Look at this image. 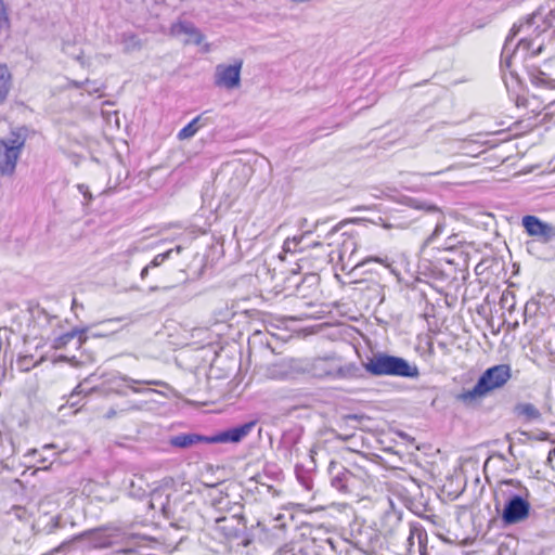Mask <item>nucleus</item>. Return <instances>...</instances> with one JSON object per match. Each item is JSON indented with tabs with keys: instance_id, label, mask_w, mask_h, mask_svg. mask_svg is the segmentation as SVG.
<instances>
[{
	"instance_id": "obj_1",
	"label": "nucleus",
	"mask_w": 555,
	"mask_h": 555,
	"mask_svg": "<svg viewBox=\"0 0 555 555\" xmlns=\"http://www.w3.org/2000/svg\"><path fill=\"white\" fill-rule=\"evenodd\" d=\"M511 378L512 369L509 364H496L488 367L472 389L463 390L457 395V400L465 404L475 403L494 390L503 388Z\"/></svg>"
},
{
	"instance_id": "obj_2",
	"label": "nucleus",
	"mask_w": 555,
	"mask_h": 555,
	"mask_svg": "<svg viewBox=\"0 0 555 555\" xmlns=\"http://www.w3.org/2000/svg\"><path fill=\"white\" fill-rule=\"evenodd\" d=\"M364 370L373 376H399L417 378L418 367L410 364L405 359L387 353H377L367 358L363 363Z\"/></svg>"
},
{
	"instance_id": "obj_3",
	"label": "nucleus",
	"mask_w": 555,
	"mask_h": 555,
	"mask_svg": "<svg viewBox=\"0 0 555 555\" xmlns=\"http://www.w3.org/2000/svg\"><path fill=\"white\" fill-rule=\"evenodd\" d=\"M503 485L513 486L515 488H522L525 495H514L505 504L501 514L502 520L505 525H515L526 520L530 515L531 505L528 500L529 490L522 487L521 481L516 479H506L502 481Z\"/></svg>"
},
{
	"instance_id": "obj_4",
	"label": "nucleus",
	"mask_w": 555,
	"mask_h": 555,
	"mask_svg": "<svg viewBox=\"0 0 555 555\" xmlns=\"http://www.w3.org/2000/svg\"><path fill=\"white\" fill-rule=\"evenodd\" d=\"M374 476L367 474L361 467H358L356 473L343 469L332 478V486L344 493L351 492L357 488L367 490L374 487Z\"/></svg>"
},
{
	"instance_id": "obj_5",
	"label": "nucleus",
	"mask_w": 555,
	"mask_h": 555,
	"mask_svg": "<svg viewBox=\"0 0 555 555\" xmlns=\"http://www.w3.org/2000/svg\"><path fill=\"white\" fill-rule=\"evenodd\" d=\"M244 527L245 525L242 516H223L216 520V525L214 528L215 537L218 539H223L225 541H231L240 537V534L244 530Z\"/></svg>"
},
{
	"instance_id": "obj_6",
	"label": "nucleus",
	"mask_w": 555,
	"mask_h": 555,
	"mask_svg": "<svg viewBox=\"0 0 555 555\" xmlns=\"http://www.w3.org/2000/svg\"><path fill=\"white\" fill-rule=\"evenodd\" d=\"M243 61L237 60L234 64L223 65L220 64L216 67L215 83L218 87L227 89H234L240 86L241 81V69Z\"/></svg>"
},
{
	"instance_id": "obj_7",
	"label": "nucleus",
	"mask_w": 555,
	"mask_h": 555,
	"mask_svg": "<svg viewBox=\"0 0 555 555\" xmlns=\"http://www.w3.org/2000/svg\"><path fill=\"white\" fill-rule=\"evenodd\" d=\"M521 224L529 236L538 237L543 242H550L555 237V225L544 222L535 216H524Z\"/></svg>"
},
{
	"instance_id": "obj_8",
	"label": "nucleus",
	"mask_w": 555,
	"mask_h": 555,
	"mask_svg": "<svg viewBox=\"0 0 555 555\" xmlns=\"http://www.w3.org/2000/svg\"><path fill=\"white\" fill-rule=\"evenodd\" d=\"M308 238L309 236L306 234L286 238L284 241L282 253L279 255V258L282 261H285L288 254H305L309 248L323 247L321 242H308Z\"/></svg>"
},
{
	"instance_id": "obj_9",
	"label": "nucleus",
	"mask_w": 555,
	"mask_h": 555,
	"mask_svg": "<svg viewBox=\"0 0 555 555\" xmlns=\"http://www.w3.org/2000/svg\"><path fill=\"white\" fill-rule=\"evenodd\" d=\"M255 426L256 422L251 421L237 427L227 429L215 436L209 437L210 443H237L242 441L245 437H247Z\"/></svg>"
},
{
	"instance_id": "obj_10",
	"label": "nucleus",
	"mask_w": 555,
	"mask_h": 555,
	"mask_svg": "<svg viewBox=\"0 0 555 555\" xmlns=\"http://www.w3.org/2000/svg\"><path fill=\"white\" fill-rule=\"evenodd\" d=\"M27 135L28 130L26 127H14L7 135L0 138V146L12 149L14 152L22 154Z\"/></svg>"
},
{
	"instance_id": "obj_11",
	"label": "nucleus",
	"mask_w": 555,
	"mask_h": 555,
	"mask_svg": "<svg viewBox=\"0 0 555 555\" xmlns=\"http://www.w3.org/2000/svg\"><path fill=\"white\" fill-rule=\"evenodd\" d=\"M170 31L173 36H186L185 43L202 44L204 41V35L190 22H178L175 23Z\"/></svg>"
},
{
	"instance_id": "obj_12",
	"label": "nucleus",
	"mask_w": 555,
	"mask_h": 555,
	"mask_svg": "<svg viewBox=\"0 0 555 555\" xmlns=\"http://www.w3.org/2000/svg\"><path fill=\"white\" fill-rule=\"evenodd\" d=\"M516 106L528 109V118H535L546 107L544 102L537 95H519L516 99Z\"/></svg>"
},
{
	"instance_id": "obj_13",
	"label": "nucleus",
	"mask_w": 555,
	"mask_h": 555,
	"mask_svg": "<svg viewBox=\"0 0 555 555\" xmlns=\"http://www.w3.org/2000/svg\"><path fill=\"white\" fill-rule=\"evenodd\" d=\"M169 443L173 448L186 449L198 443H210V440L207 436L190 433L172 436Z\"/></svg>"
},
{
	"instance_id": "obj_14",
	"label": "nucleus",
	"mask_w": 555,
	"mask_h": 555,
	"mask_svg": "<svg viewBox=\"0 0 555 555\" xmlns=\"http://www.w3.org/2000/svg\"><path fill=\"white\" fill-rule=\"evenodd\" d=\"M20 157L21 154L14 152L12 149H4L0 146V175L12 176L15 171Z\"/></svg>"
},
{
	"instance_id": "obj_15",
	"label": "nucleus",
	"mask_w": 555,
	"mask_h": 555,
	"mask_svg": "<svg viewBox=\"0 0 555 555\" xmlns=\"http://www.w3.org/2000/svg\"><path fill=\"white\" fill-rule=\"evenodd\" d=\"M530 83L539 89L555 90V78H552L550 74L543 72L539 67H533L529 70Z\"/></svg>"
},
{
	"instance_id": "obj_16",
	"label": "nucleus",
	"mask_w": 555,
	"mask_h": 555,
	"mask_svg": "<svg viewBox=\"0 0 555 555\" xmlns=\"http://www.w3.org/2000/svg\"><path fill=\"white\" fill-rule=\"evenodd\" d=\"M514 411H515V414L517 415V417H519L526 422L535 421L541 417L540 410L532 403H527V402L518 403L515 406Z\"/></svg>"
},
{
	"instance_id": "obj_17",
	"label": "nucleus",
	"mask_w": 555,
	"mask_h": 555,
	"mask_svg": "<svg viewBox=\"0 0 555 555\" xmlns=\"http://www.w3.org/2000/svg\"><path fill=\"white\" fill-rule=\"evenodd\" d=\"M12 88V74L7 65L0 64V105L3 104Z\"/></svg>"
},
{
	"instance_id": "obj_18",
	"label": "nucleus",
	"mask_w": 555,
	"mask_h": 555,
	"mask_svg": "<svg viewBox=\"0 0 555 555\" xmlns=\"http://www.w3.org/2000/svg\"><path fill=\"white\" fill-rule=\"evenodd\" d=\"M68 345L78 349L81 346V334H78L76 332L65 333L60 337L55 338L53 346L56 349H61L65 348Z\"/></svg>"
},
{
	"instance_id": "obj_19",
	"label": "nucleus",
	"mask_w": 555,
	"mask_h": 555,
	"mask_svg": "<svg viewBox=\"0 0 555 555\" xmlns=\"http://www.w3.org/2000/svg\"><path fill=\"white\" fill-rule=\"evenodd\" d=\"M312 373H313V376H315L318 378H324V377L333 376L335 374V370L332 366L328 359L320 358L313 362Z\"/></svg>"
},
{
	"instance_id": "obj_20",
	"label": "nucleus",
	"mask_w": 555,
	"mask_h": 555,
	"mask_svg": "<svg viewBox=\"0 0 555 555\" xmlns=\"http://www.w3.org/2000/svg\"><path fill=\"white\" fill-rule=\"evenodd\" d=\"M534 41L535 39L532 38H521L518 42V49L525 51L527 56H538L543 52L544 46L543 42L535 44Z\"/></svg>"
},
{
	"instance_id": "obj_21",
	"label": "nucleus",
	"mask_w": 555,
	"mask_h": 555,
	"mask_svg": "<svg viewBox=\"0 0 555 555\" xmlns=\"http://www.w3.org/2000/svg\"><path fill=\"white\" fill-rule=\"evenodd\" d=\"M102 390L99 386L93 385L92 378H86L83 382H81L73 391L70 395V400H73L75 397L79 395H85V397L91 396L92 393H100Z\"/></svg>"
},
{
	"instance_id": "obj_22",
	"label": "nucleus",
	"mask_w": 555,
	"mask_h": 555,
	"mask_svg": "<svg viewBox=\"0 0 555 555\" xmlns=\"http://www.w3.org/2000/svg\"><path fill=\"white\" fill-rule=\"evenodd\" d=\"M202 116L198 115L195 118H193L186 126H184L177 134V138L180 141L188 140L192 137H194L197 131L203 127V124H201Z\"/></svg>"
},
{
	"instance_id": "obj_23",
	"label": "nucleus",
	"mask_w": 555,
	"mask_h": 555,
	"mask_svg": "<svg viewBox=\"0 0 555 555\" xmlns=\"http://www.w3.org/2000/svg\"><path fill=\"white\" fill-rule=\"evenodd\" d=\"M173 249H168L164 253L157 254L149 263V266L153 269L162 266L167 259L170 258Z\"/></svg>"
},
{
	"instance_id": "obj_24",
	"label": "nucleus",
	"mask_w": 555,
	"mask_h": 555,
	"mask_svg": "<svg viewBox=\"0 0 555 555\" xmlns=\"http://www.w3.org/2000/svg\"><path fill=\"white\" fill-rule=\"evenodd\" d=\"M442 231H443V225L437 224L435 230L433 231V233L426 238V241L423 245V249L428 247L434 242L435 237L440 235L442 233Z\"/></svg>"
},
{
	"instance_id": "obj_25",
	"label": "nucleus",
	"mask_w": 555,
	"mask_h": 555,
	"mask_svg": "<svg viewBox=\"0 0 555 555\" xmlns=\"http://www.w3.org/2000/svg\"><path fill=\"white\" fill-rule=\"evenodd\" d=\"M8 13L3 0H0V28L7 23Z\"/></svg>"
},
{
	"instance_id": "obj_26",
	"label": "nucleus",
	"mask_w": 555,
	"mask_h": 555,
	"mask_svg": "<svg viewBox=\"0 0 555 555\" xmlns=\"http://www.w3.org/2000/svg\"><path fill=\"white\" fill-rule=\"evenodd\" d=\"M78 190H79V192L83 195V197H85L86 199H91V198H92V195H91V193H90V191H89V188H88L87 185H85V184H79V185H78Z\"/></svg>"
},
{
	"instance_id": "obj_27",
	"label": "nucleus",
	"mask_w": 555,
	"mask_h": 555,
	"mask_svg": "<svg viewBox=\"0 0 555 555\" xmlns=\"http://www.w3.org/2000/svg\"><path fill=\"white\" fill-rule=\"evenodd\" d=\"M151 269H152V268H151L149 264H146V266L141 270V274H140V275H141V279H143V280H144V279L147 276L149 271H150Z\"/></svg>"
},
{
	"instance_id": "obj_28",
	"label": "nucleus",
	"mask_w": 555,
	"mask_h": 555,
	"mask_svg": "<svg viewBox=\"0 0 555 555\" xmlns=\"http://www.w3.org/2000/svg\"><path fill=\"white\" fill-rule=\"evenodd\" d=\"M514 297L512 292L505 291L501 296V301H507L508 297Z\"/></svg>"
},
{
	"instance_id": "obj_29",
	"label": "nucleus",
	"mask_w": 555,
	"mask_h": 555,
	"mask_svg": "<svg viewBox=\"0 0 555 555\" xmlns=\"http://www.w3.org/2000/svg\"><path fill=\"white\" fill-rule=\"evenodd\" d=\"M555 459V447L548 451L547 461L551 463Z\"/></svg>"
},
{
	"instance_id": "obj_30",
	"label": "nucleus",
	"mask_w": 555,
	"mask_h": 555,
	"mask_svg": "<svg viewBox=\"0 0 555 555\" xmlns=\"http://www.w3.org/2000/svg\"><path fill=\"white\" fill-rule=\"evenodd\" d=\"M89 85H90V82L88 81L87 82V86H88L87 90H88L89 93H92V92L98 93V92H100V88H91Z\"/></svg>"
},
{
	"instance_id": "obj_31",
	"label": "nucleus",
	"mask_w": 555,
	"mask_h": 555,
	"mask_svg": "<svg viewBox=\"0 0 555 555\" xmlns=\"http://www.w3.org/2000/svg\"><path fill=\"white\" fill-rule=\"evenodd\" d=\"M310 258L317 259L318 256L306 255V256H302V257L298 258V261H305V260H308Z\"/></svg>"
},
{
	"instance_id": "obj_32",
	"label": "nucleus",
	"mask_w": 555,
	"mask_h": 555,
	"mask_svg": "<svg viewBox=\"0 0 555 555\" xmlns=\"http://www.w3.org/2000/svg\"><path fill=\"white\" fill-rule=\"evenodd\" d=\"M455 248H456V246H455L454 244H446V245L442 247V249H444V250H453V249H455Z\"/></svg>"
},
{
	"instance_id": "obj_33",
	"label": "nucleus",
	"mask_w": 555,
	"mask_h": 555,
	"mask_svg": "<svg viewBox=\"0 0 555 555\" xmlns=\"http://www.w3.org/2000/svg\"><path fill=\"white\" fill-rule=\"evenodd\" d=\"M176 254H181L183 250V247L181 245H177L175 248H172Z\"/></svg>"
},
{
	"instance_id": "obj_34",
	"label": "nucleus",
	"mask_w": 555,
	"mask_h": 555,
	"mask_svg": "<svg viewBox=\"0 0 555 555\" xmlns=\"http://www.w3.org/2000/svg\"><path fill=\"white\" fill-rule=\"evenodd\" d=\"M530 26H531L530 22H527L525 25L521 24L519 26V29L522 28V27L530 28Z\"/></svg>"
},
{
	"instance_id": "obj_35",
	"label": "nucleus",
	"mask_w": 555,
	"mask_h": 555,
	"mask_svg": "<svg viewBox=\"0 0 555 555\" xmlns=\"http://www.w3.org/2000/svg\"><path fill=\"white\" fill-rule=\"evenodd\" d=\"M209 50H210V44H209V43H206V44L204 46V51H205V52H208Z\"/></svg>"
},
{
	"instance_id": "obj_36",
	"label": "nucleus",
	"mask_w": 555,
	"mask_h": 555,
	"mask_svg": "<svg viewBox=\"0 0 555 555\" xmlns=\"http://www.w3.org/2000/svg\"><path fill=\"white\" fill-rule=\"evenodd\" d=\"M146 384L147 385H155V386L159 385L158 382H154V380L146 382Z\"/></svg>"
},
{
	"instance_id": "obj_37",
	"label": "nucleus",
	"mask_w": 555,
	"mask_h": 555,
	"mask_svg": "<svg viewBox=\"0 0 555 555\" xmlns=\"http://www.w3.org/2000/svg\"><path fill=\"white\" fill-rule=\"evenodd\" d=\"M51 448H53V444H46V446L43 447V450H49V449H51Z\"/></svg>"
},
{
	"instance_id": "obj_38",
	"label": "nucleus",
	"mask_w": 555,
	"mask_h": 555,
	"mask_svg": "<svg viewBox=\"0 0 555 555\" xmlns=\"http://www.w3.org/2000/svg\"><path fill=\"white\" fill-rule=\"evenodd\" d=\"M36 452H37V450H36V449H33V450L30 451V453H33V454H35Z\"/></svg>"
}]
</instances>
